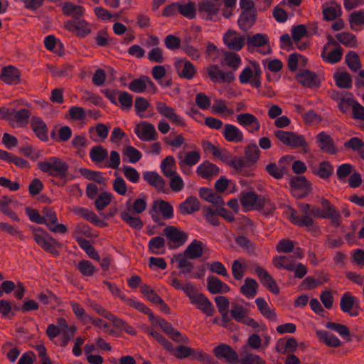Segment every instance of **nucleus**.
Returning a JSON list of instances; mask_svg holds the SVG:
<instances>
[{"mask_svg": "<svg viewBox=\"0 0 364 364\" xmlns=\"http://www.w3.org/2000/svg\"><path fill=\"white\" fill-rule=\"evenodd\" d=\"M240 203L245 210H264L269 213L275 209L274 205L262 196H257L253 191L242 193Z\"/></svg>", "mask_w": 364, "mask_h": 364, "instance_id": "obj_1", "label": "nucleus"}, {"mask_svg": "<svg viewBox=\"0 0 364 364\" xmlns=\"http://www.w3.org/2000/svg\"><path fill=\"white\" fill-rule=\"evenodd\" d=\"M75 332L76 327L75 326H68L66 321L63 318L58 319L56 325H48L46 330V333L51 340L62 335L63 337V346H65L68 343Z\"/></svg>", "mask_w": 364, "mask_h": 364, "instance_id": "obj_2", "label": "nucleus"}, {"mask_svg": "<svg viewBox=\"0 0 364 364\" xmlns=\"http://www.w3.org/2000/svg\"><path fill=\"white\" fill-rule=\"evenodd\" d=\"M37 166L42 172L51 176H64L68 169V166L64 161L55 156L48 157L39 161Z\"/></svg>", "mask_w": 364, "mask_h": 364, "instance_id": "obj_3", "label": "nucleus"}, {"mask_svg": "<svg viewBox=\"0 0 364 364\" xmlns=\"http://www.w3.org/2000/svg\"><path fill=\"white\" fill-rule=\"evenodd\" d=\"M262 70L259 65L252 63L247 66L240 73L239 80L241 84H250L251 86L259 88L261 85Z\"/></svg>", "mask_w": 364, "mask_h": 364, "instance_id": "obj_4", "label": "nucleus"}, {"mask_svg": "<svg viewBox=\"0 0 364 364\" xmlns=\"http://www.w3.org/2000/svg\"><path fill=\"white\" fill-rule=\"evenodd\" d=\"M35 242L44 250L57 255V248L60 244L53 238L48 233L40 228H33Z\"/></svg>", "mask_w": 364, "mask_h": 364, "instance_id": "obj_5", "label": "nucleus"}, {"mask_svg": "<svg viewBox=\"0 0 364 364\" xmlns=\"http://www.w3.org/2000/svg\"><path fill=\"white\" fill-rule=\"evenodd\" d=\"M186 294L190 299L191 304L208 316L213 314L214 309L211 302L203 294L196 291L194 286L192 289H186Z\"/></svg>", "mask_w": 364, "mask_h": 364, "instance_id": "obj_6", "label": "nucleus"}, {"mask_svg": "<svg viewBox=\"0 0 364 364\" xmlns=\"http://www.w3.org/2000/svg\"><path fill=\"white\" fill-rule=\"evenodd\" d=\"M274 136L284 144L292 148H305L307 144L302 135L295 132L277 130Z\"/></svg>", "mask_w": 364, "mask_h": 364, "instance_id": "obj_7", "label": "nucleus"}, {"mask_svg": "<svg viewBox=\"0 0 364 364\" xmlns=\"http://www.w3.org/2000/svg\"><path fill=\"white\" fill-rule=\"evenodd\" d=\"M156 109L161 116L169 120L172 124L182 127L186 125L183 117L166 103L160 101L156 102Z\"/></svg>", "mask_w": 364, "mask_h": 364, "instance_id": "obj_8", "label": "nucleus"}, {"mask_svg": "<svg viewBox=\"0 0 364 364\" xmlns=\"http://www.w3.org/2000/svg\"><path fill=\"white\" fill-rule=\"evenodd\" d=\"M64 28L70 32L76 33L78 36L82 38L92 32L91 24L82 17L65 21Z\"/></svg>", "mask_w": 364, "mask_h": 364, "instance_id": "obj_9", "label": "nucleus"}, {"mask_svg": "<svg viewBox=\"0 0 364 364\" xmlns=\"http://www.w3.org/2000/svg\"><path fill=\"white\" fill-rule=\"evenodd\" d=\"M247 45L249 49L257 48L258 51L263 55L270 53L269 39L267 34L257 33L248 36Z\"/></svg>", "mask_w": 364, "mask_h": 364, "instance_id": "obj_10", "label": "nucleus"}, {"mask_svg": "<svg viewBox=\"0 0 364 364\" xmlns=\"http://www.w3.org/2000/svg\"><path fill=\"white\" fill-rule=\"evenodd\" d=\"M206 72L211 80L215 83L230 82L235 79V74L232 71L223 70L215 64L207 67Z\"/></svg>", "mask_w": 364, "mask_h": 364, "instance_id": "obj_11", "label": "nucleus"}, {"mask_svg": "<svg viewBox=\"0 0 364 364\" xmlns=\"http://www.w3.org/2000/svg\"><path fill=\"white\" fill-rule=\"evenodd\" d=\"M237 122L244 127L249 133L255 134L261 127L258 119L250 113H241L236 117Z\"/></svg>", "mask_w": 364, "mask_h": 364, "instance_id": "obj_12", "label": "nucleus"}, {"mask_svg": "<svg viewBox=\"0 0 364 364\" xmlns=\"http://www.w3.org/2000/svg\"><path fill=\"white\" fill-rule=\"evenodd\" d=\"M134 131L137 137L141 141H149L156 139L157 132L155 127L145 121L137 124Z\"/></svg>", "mask_w": 364, "mask_h": 364, "instance_id": "obj_13", "label": "nucleus"}, {"mask_svg": "<svg viewBox=\"0 0 364 364\" xmlns=\"http://www.w3.org/2000/svg\"><path fill=\"white\" fill-rule=\"evenodd\" d=\"M292 195L298 198L306 196L311 191L309 183L303 176L294 177L290 180Z\"/></svg>", "mask_w": 364, "mask_h": 364, "instance_id": "obj_14", "label": "nucleus"}, {"mask_svg": "<svg viewBox=\"0 0 364 364\" xmlns=\"http://www.w3.org/2000/svg\"><path fill=\"white\" fill-rule=\"evenodd\" d=\"M43 219L48 228L54 232L65 233L68 231L67 227L63 224L58 223V218L54 210L44 209Z\"/></svg>", "mask_w": 364, "mask_h": 364, "instance_id": "obj_15", "label": "nucleus"}, {"mask_svg": "<svg viewBox=\"0 0 364 364\" xmlns=\"http://www.w3.org/2000/svg\"><path fill=\"white\" fill-rule=\"evenodd\" d=\"M164 234L173 244L169 245L171 248L182 246L188 239V235L186 232L173 226L166 228Z\"/></svg>", "mask_w": 364, "mask_h": 364, "instance_id": "obj_16", "label": "nucleus"}, {"mask_svg": "<svg viewBox=\"0 0 364 364\" xmlns=\"http://www.w3.org/2000/svg\"><path fill=\"white\" fill-rule=\"evenodd\" d=\"M340 306L344 313L349 314L350 316H358L360 311L357 299L349 293H345L341 296Z\"/></svg>", "mask_w": 364, "mask_h": 364, "instance_id": "obj_17", "label": "nucleus"}, {"mask_svg": "<svg viewBox=\"0 0 364 364\" xmlns=\"http://www.w3.org/2000/svg\"><path fill=\"white\" fill-rule=\"evenodd\" d=\"M199 11L206 19L215 21L218 18L220 5L210 0H204L199 4Z\"/></svg>", "mask_w": 364, "mask_h": 364, "instance_id": "obj_18", "label": "nucleus"}, {"mask_svg": "<svg viewBox=\"0 0 364 364\" xmlns=\"http://www.w3.org/2000/svg\"><path fill=\"white\" fill-rule=\"evenodd\" d=\"M159 39L156 36H150L146 41V46L151 48L147 58L151 62L162 63L164 60L163 50L158 47Z\"/></svg>", "mask_w": 364, "mask_h": 364, "instance_id": "obj_19", "label": "nucleus"}, {"mask_svg": "<svg viewBox=\"0 0 364 364\" xmlns=\"http://www.w3.org/2000/svg\"><path fill=\"white\" fill-rule=\"evenodd\" d=\"M245 41L243 36L233 31H229L223 36L225 45L232 50H240L243 47Z\"/></svg>", "mask_w": 364, "mask_h": 364, "instance_id": "obj_20", "label": "nucleus"}, {"mask_svg": "<svg viewBox=\"0 0 364 364\" xmlns=\"http://www.w3.org/2000/svg\"><path fill=\"white\" fill-rule=\"evenodd\" d=\"M291 159V157L289 156H282L279 159L278 164L274 163H270L267 164L265 167V171L268 174L274 178L280 179L284 176L287 170L285 166L283 164L289 163Z\"/></svg>", "mask_w": 364, "mask_h": 364, "instance_id": "obj_21", "label": "nucleus"}, {"mask_svg": "<svg viewBox=\"0 0 364 364\" xmlns=\"http://www.w3.org/2000/svg\"><path fill=\"white\" fill-rule=\"evenodd\" d=\"M255 272L258 276L260 282L272 293L274 294H278L279 293V288L278 287L275 280L264 269L261 267H257L255 269Z\"/></svg>", "mask_w": 364, "mask_h": 364, "instance_id": "obj_22", "label": "nucleus"}, {"mask_svg": "<svg viewBox=\"0 0 364 364\" xmlns=\"http://www.w3.org/2000/svg\"><path fill=\"white\" fill-rule=\"evenodd\" d=\"M161 213L164 218H171L173 216V208L172 205L166 201L162 200H155L153 204L152 218L158 220L157 213Z\"/></svg>", "mask_w": 364, "mask_h": 364, "instance_id": "obj_23", "label": "nucleus"}, {"mask_svg": "<svg viewBox=\"0 0 364 364\" xmlns=\"http://www.w3.org/2000/svg\"><path fill=\"white\" fill-rule=\"evenodd\" d=\"M296 77L297 81L304 87L314 88L318 87L320 85L318 76L308 70L300 71Z\"/></svg>", "mask_w": 364, "mask_h": 364, "instance_id": "obj_24", "label": "nucleus"}, {"mask_svg": "<svg viewBox=\"0 0 364 364\" xmlns=\"http://www.w3.org/2000/svg\"><path fill=\"white\" fill-rule=\"evenodd\" d=\"M215 355L219 358H224L232 364L239 362L237 353L229 346L221 344L214 348Z\"/></svg>", "mask_w": 364, "mask_h": 364, "instance_id": "obj_25", "label": "nucleus"}, {"mask_svg": "<svg viewBox=\"0 0 364 364\" xmlns=\"http://www.w3.org/2000/svg\"><path fill=\"white\" fill-rule=\"evenodd\" d=\"M222 134L228 142L240 143L244 140L243 132L237 127L231 124L224 125Z\"/></svg>", "mask_w": 364, "mask_h": 364, "instance_id": "obj_26", "label": "nucleus"}, {"mask_svg": "<svg viewBox=\"0 0 364 364\" xmlns=\"http://www.w3.org/2000/svg\"><path fill=\"white\" fill-rule=\"evenodd\" d=\"M175 68L178 75L181 77L190 80L196 74L194 65L186 59H178L175 63Z\"/></svg>", "mask_w": 364, "mask_h": 364, "instance_id": "obj_27", "label": "nucleus"}, {"mask_svg": "<svg viewBox=\"0 0 364 364\" xmlns=\"http://www.w3.org/2000/svg\"><path fill=\"white\" fill-rule=\"evenodd\" d=\"M156 325L160 326L174 341L181 343H187L188 341L186 336L174 329L166 320L163 318L156 319Z\"/></svg>", "mask_w": 364, "mask_h": 364, "instance_id": "obj_28", "label": "nucleus"}, {"mask_svg": "<svg viewBox=\"0 0 364 364\" xmlns=\"http://www.w3.org/2000/svg\"><path fill=\"white\" fill-rule=\"evenodd\" d=\"M154 87L153 82L147 76L143 75L138 79L131 82L129 85V89L136 93H142L148 89Z\"/></svg>", "mask_w": 364, "mask_h": 364, "instance_id": "obj_29", "label": "nucleus"}, {"mask_svg": "<svg viewBox=\"0 0 364 364\" xmlns=\"http://www.w3.org/2000/svg\"><path fill=\"white\" fill-rule=\"evenodd\" d=\"M144 179L157 191L164 192L166 191L165 181L161 176L154 171H146L143 173Z\"/></svg>", "mask_w": 364, "mask_h": 364, "instance_id": "obj_30", "label": "nucleus"}, {"mask_svg": "<svg viewBox=\"0 0 364 364\" xmlns=\"http://www.w3.org/2000/svg\"><path fill=\"white\" fill-rule=\"evenodd\" d=\"M205 245L199 240H193L186 247L184 254L190 259H195L203 255Z\"/></svg>", "mask_w": 364, "mask_h": 364, "instance_id": "obj_31", "label": "nucleus"}, {"mask_svg": "<svg viewBox=\"0 0 364 364\" xmlns=\"http://www.w3.org/2000/svg\"><path fill=\"white\" fill-rule=\"evenodd\" d=\"M343 55L342 50L340 47L330 49L329 44L324 46L321 57L323 60L331 64H334L341 60Z\"/></svg>", "mask_w": 364, "mask_h": 364, "instance_id": "obj_32", "label": "nucleus"}, {"mask_svg": "<svg viewBox=\"0 0 364 364\" xmlns=\"http://www.w3.org/2000/svg\"><path fill=\"white\" fill-rule=\"evenodd\" d=\"M356 101L352 94H342L337 99L338 107L341 112L349 114Z\"/></svg>", "mask_w": 364, "mask_h": 364, "instance_id": "obj_33", "label": "nucleus"}, {"mask_svg": "<svg viewBox=\"0 0 364 364\" xmlns=\"http://www.w3.org/2000/svg\"><path fill=\"white\" fill-rule=\"evenodd\" d=\"M298 346V343L293 337L288 338H280L276 346V350L278 353L286 354L294 352Z\"/></svg>", "mask_w": 364, "mask_h": 364, "instance_id": "obj_34", "label": "nucleus"}, {"mask_svg": "<svg viewBox=\"0 0 364 364\" xmlns=\"http://www.w3.org/2000/svg\"><path fill=\"white\" fill-rule=\"evenodd\" d=\"M178 164L181 168L184 166H192L198 163L200 159V154L198 151H192L178 156Z\"/></svg>", "mask_w": 364, "mask_h": 364, "instance_id": "obj_35", "label": "nucleus"}, {"mask_svg": "<svg viewBox=\"0 0 364 364\" xmlns=\"http://www.w3.org/2000/svg\"><path fill=\"white\" fill-rule=\"evenodd\" d=\"M89 306L99 315L110 320L115 326H121L124 324V321L117 318L112 313L109 312L107 309L103 308L100 304L95 303L93 301H89Z\"/></svg>", "mask_w": 364, "mask_h": 364, "instance_id": "obj_36", "label": "nucleus"}, {"mask_svg": "<svg viewBox=\"0 0 364 364\" xmlns=\"http://www.w3.org/2000/svg\"><path fill=\"white\" fill-rule=\"evenodd\" d=\"M196 172L199 176L208 179L217 176L219 173V168L215 165L210 162L205 161L197 167Z\"/></svg>", "mask_w": 364, "mask_h": 364, "instance_id": "obj_37", "label": "nucleus"}, {"mask_svg": "<svg viewBox=\"0 0 364 364\" xmlns=\"http://www.w3.org/2000/svg\"><path fill=\"white\" fill-rule=\"evenodd\" d=\"M255 304H257L258 310L263 316L272 321H277L274 309L271 308L263 298H257L255 300Z\"/></svg>", "mask_w": 364, "mask_h": 364, "instance_id": "obj_38", "label": "nucleus"}, {"mask_svg": "<svg viewBox=\"0 0 364 364\" xmlns=\"http://www.w3.org/2000/svg\"><path fill=\"white\" fill-rule=\"evenodd\" d=\"M1 78L7 84H17L20 80V73L15 67L9 65L2 69Z\"/></svg>", "mask_w": 364, "mask_h": 364, "instance_id": "obj_39", "label": "nucleus"}, {"mask_svg": "<svg viewBox=\"0 0 364 364\" xmlns=\"http://www.w3.org/2000/svg\"><path fill=\"white\" fill-rule=\"evenodd\" d=\"M63 12L68 16H71L73 19L83 17L85 13V9L80 5L74 4L71 2H66L62 7Z\"/></svg>", "mask_w": 364, "mask_h": 364, "instance_id": "obj_40", "label": "nucleus"}, {"mask_svg": "<svg viewBox=\"0 0 364 364\" xmlns=\"http://www.w3.org/2000/svg\"><path fill=\"white\" fill-rule=\"evenodd\" d=\"M30 117V112L27 109L16 111L12 109L10 123L13 127H21L27 123Z\"/></svg>", "mask_w": 364, "mask_h": 364, "instance_id": "obj_41", "label": "nucleus"}, {"mask_svg": "<svg viewBox=\"0 0 364 364\" xmlns=\"http://www.w3.org/2000/svg\"><path fill=\"white\" fill-rule=\"evenodd\" d=\"M31 127L38 139L43 141L48 140V129L46 124L42 119L38 117L33 118Z\"/></svg>", "mask_w": 364, "mask_h": 364, "instance_id": "obj_42", "label": "nucleus"}, {"mask_svg": "<svg viewBox=\"0 0 364 364\" xmlns=\"http://www.w3.org/2000/svg\"><path fill=\"white\" fill-rule=\"evenodd\" d=\"M223 65L227 66L231 69L233 73L241 66L242 59L236 53H225L221 61Z\"/></svg>", "mask_w": 364, "mask_h": 364, "instance_id": "obj_43", "label": "nucleus"}, {"mask_svg": "<svg viewBox=\"0 0 364 364\" xmlns=\"http://www.w3.org/2000/svg\"><path fill=\"white\" fill-rule=\"evenodd\" d=\"M90 138L95 142L104 141L108 135L109 127L104 124H98L90 128Z\"/></svg>", "mask_w": 364, "mask_h": 364, "instance_id": "obj_44", "label": "nucleus"}, {"mask_svg": "<svg viewBox=\"0 0 364 364\" xmlns=\"http://www.w3.org/2000/svg\"><path fill=\"white\" fill-rule=\"evenodd\" d=\"M255 11H242L237 21L240 28L243 31L251 28L255 22Z\"/></svg>", "mask_w": 364, "mask_h": 364, "instance_id": "obj_45", "label": "nucleus"}, {"mask_svg": "<svg viewBox=\"0 0 364 364\" xmlns=\"http://www.w3.org/2000/svg\"><path fill=\"white\" fill-rule=\"evenodd\" d=\"M317 142L319 148L326 153L333 154L336 152L331 137L325 132H320L316 136Z\"/></svg>", "mask_w": 364, "mask_h": 364, "instance_id": "obj_46", "label": "nucleus"}, {"mask_svg": "<svg viewBox=\"0 0 364 364\" xmlns=\"http://www.w3.org/2000/svg\"><path fill=\"white\" fill-rule=\"evenodd\" d=\"M90 157L95 164L104 166L105 160L108 158V151L102 146H96L90 149Z\"/></svg>", "mask_w": 364, "mask_h": 364, "instance_id": "obj_47", "label": "nucleus"}, {"mask_svg": "<svg viewBox=\"0 0 364 364\" xmlns=\"http://www.w3.org/2000/svg\"><path fill=\"white\" fill-rule=\"evenodd\" d=\"M311 171L314 175L321 178L326 179L330 177L333 171V166L328 161L319 163L317 166L311 168Z\"/></svg>", "mask_w": 364, "mask_h": 364, "instance_id": "obj_48", "label": "nucleus"}, {"mask_svg": "<svg viewBox=\"0 0 364 364\" xmlns=\"http://www.w3.org/2000/svg\"><path fill=\"white\" fill-rule=\"evenodd\" d=\"M200 208V203L196 197H188L185 201L180 204L179 210L181 214H191Z\"/></svg>", "mask_w": 364, "mask_h": 364, "instance_id": "obj_49", "label": "nucleus"}, {"mask_svg": "<svg viewBox=\"0 0 364 364\" xmlns=\"http://www.w3.org/2000/svg\"><path fill=\"white\" fill-rule=\"evenodd\" d=\"M208 289L212 294L226 293L230 291V287L219 279L211 277L208 278Z\"/></svg>", "mask_w": 364, "mask_h": 364, "instance_id": "obj_50", "label": "nucleus"}, {"mask_svg": "<svg viewBox=\"0 0 364 364\" xmlns=\"http://www.w3.org/2000/svg\"><path fill=\"white\" fill-rule=\"evenodd\" d=\"M200 196L206 201L213 203L218 206L224 205L225 202L222 197L207 188H201L199 190Z\"/></svg>", "mask_w": 364, "mask_h": 364, "instance_id": "obj_51", "label": "nucleus"}, {"mask_svg": "<svg viewBox=\"0 0 364 364\" xmlns=\"http://www.w3.org/2000/svg\"><path fill=\"white\" fill-rule=\"evenodd\" d=\"M212 113L226 117L233 114V110L227 107L226 102L223 100H215L210 107Z\"/></svg>", "mask_w": 364, "mask_h": 364, "instance_id": "obj_52", "label": "nucleus"}, {"mask_svg": "<svg viewBox=\"0 0 364 364\" xmlns=\"http://www.w3.org/2000/svg\"><path fill=\"white\" fill-rule=\"evenodd\" d=\"M257 282L250 278H246L243 285L241 287V292L248 299L253 298L257 291Z\"/></svg>", "mask_w": 364, "mask_h": 364, "instance_id": "obj_53", "label": "nucleus"}, {"mask_svg": "<svg viewBox=\"0 0 364 364\" xmlns=\"http://www.w3.org/2000/svg\"><path fill=\"white\" fill-rule=\"evenodd\" d=\"M120 217L123 221L132 228L141 230L144 226L139 217L134 216L128 211L121 212Z\"/></svg>", "mask_w": 364, "mask_h": 364, "instance_id": "obj_54", "label": "nucleus"}, {"mask_svg": "<svg viewBox=\"0 0 364 364\" xmlns=\"http://www.w3.org/2000/svg\"><path fill=\"white\" fill-rule=\"evenodd\" d=\"M161 170L166 177L173 176L177 173L175 159L172 156H168L164 159L160 165Z\"/></svg>", "mask_w": 364, "mask_h": 364, "instance_id": "obj_55", "label": "nucleus"}, {"mask_svg": "<svg viewBox=\"0 0 364 364\" xmlns=\"http://www.w3.org/2000/svg\"><path fill=\"white\" fill-rule=\"evenodd\" d=\"M144 330L147 334L152 336L166 350H173V346L171 345V343L167 339H166V338L159 332L155 331L153 328L151 327H144Z\"/></svg>", "mask_w": 364, "mask_h": 364, "instance_id": "obj_56", "label": "nucleus"}, {"mask_svg": "<svg viewBox=\"0 0 364 364\" xmlns=\"http://www.w3.org/2000/svg\"><path fill=\"white\" fill-rule=\"evenodd\" d=\"M316 335L319 340L322 341L330 347H338L341 343V341L336 336L331 334L326 331H317Z\"/></svg>", "mask_w": 364, "mask_h": 364, "instance_id": "obj_57", "label": "nucleus"}, {"mask_svg": "<svg viewBox=\"0 0 364 364\" xmlns=\"http://www.w3.org/2000/svg\"><path fill=\"white\" fill-rule=\"evenodd\" d=\"M188 257L185 254H178L174 255L171 262H176L178 268L183 269V273H189L193 269V264L188 260Z\"/></svg>", "mask_w": 364, "mask_h": 364, "instance_id": "obj_58", "label": "nucleus"}, {"mask_svg": "<svg viewBox=\"0 0 364 364\" xmlns=\"http://www.w3.org/2000/svg\"><path fill=\"white\" fill-rule=\"evenodd\" d=\"M289 212L290 220L294 224L307 228L311 227L313 225L314 221L309 215H304L302 216H298L296 211L291 208H289Z\"/></svg>", "mask_w": 364, "mask_h": 364, "instance_id": "obj_59", "label": "nucleus"}, {"mask_svg": "<svg viewBox=\"0 0 364 364\" xmlns=\"http://www.w3.org/2000/svg\"><path fill=\"white\" fill-rule=\"evenodd\" d=\"M273 264L278 269L283 268L289 271L294 269V262L291 257L277 256L273 259Z\"/></svg>", "mask_w": 364, "mask_h": 364, "instance_id": "obj_60", "label": "nucleus"}, {"mask_svg": "<svg viewBox=\"0 0 364 364\" xmlns=\"http://www.w3.org/2000/svg\"><path fill=\"white\" fill-rule=\"evenodd\" d=\"M334 80L338 87L350 88L352 86V78L346 72H338L334 74Z\"/></svg>", "mask_w": 364, "mask_h": 364, "instance_id": "obj_61", "label": "nucleus"}, {"mask_svg": "<svg viewBox=\"0 0 364 364\" xmlns=\"http://www.w3.org/2000/svg\"><path fill=\"white\" fill-rule=\"evenodd\" d=\"M149 248L153 254L161 255L164 253L165 240L161 237H156L150 240Z\"/></svg>", "mask_w": 364, "mask_h": 364, "instance_id": "obj_62", "label": "nucleus"}, {"mask_svg": "<svg viewBox=\"0 0 364 364\" xmlns=\"http://www.w3.org/2000/svg\"><path fill=\"white\" fill-rule=\"evenodd\" d=\"M245 155L249 162L256 163L260 157V150L256 144H250L245 147Z\"/></svg>", "mask_w": 364, "mask_h": 364, "instance_id": "obj_63", "label": "nucleus"}, {"mask_svg": "<svg viewBox=\"0 0 364 364\" xmlns=\"http://www.w3.org/2000/svg\"><path fill=\"white\" fill-rule=\"evenodd\" d=\"M241 355L242 357L238 362L240 364H266L265 360L258 355L246 352L245 353H241Z\"/></svg>", "mask_w": 364, "mask_h": 364, "instance_id": "obj_64", "label": "nucleus"}]
</instances>
